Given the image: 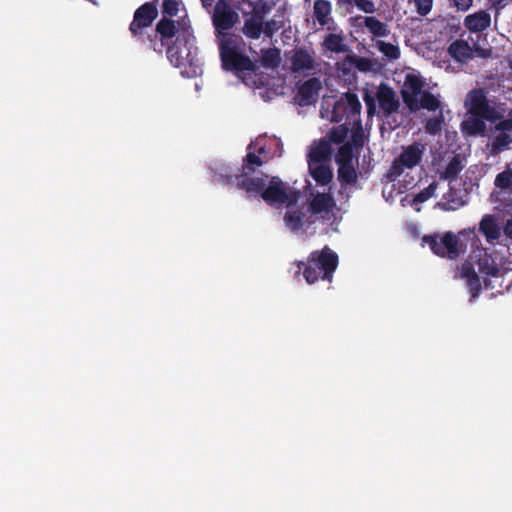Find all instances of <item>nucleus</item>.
I'll use <instances>...</instances> for the list:
<instances>
[{
  "instance_id": "obj_1",
  "label": "nucleus",
  "mask_w": 512,
  "mask_h": 512,
  "mask_svg": "<svg viewBox=\"0 0 512 512\" xmlns=\"http://www.w3.org/2000/svg\"><path fill=\"white\" fill-rule=\"evenodd\" d=\"M338 263L337 253L326 245L321 250L312 251L306 261H298L297 273L302 272L308 284H314L320 279L331 282Z\"/></svg>"
},
{
  "instance_id": "obj_2",
  "label": "nucleus",
  "mask_w": 512,
  "mask_h": 512,
  "mask_svg": "<svg viewBox=\"0 0 512 512\" xmlns=\"http://www.w3.org/2000/svg\"><path fill=\"white\" fill-rule=\"evenodd\" d=\"M422 240L430 247L434 254L440 257H447L451 260L458 258L466 252V241L471 240L473 243L480 242L476 235L475 227L463 229L457 234L449 231L442 236L439 234L426 235Z\"/></svg>"
},
{
  "instance_id": "obj_3",
  "label": "nucleus",
  "mask_w": 512,
  "mask_h": 512,
  "mask_svg": "<svg viewBox=\"0 0 512 512\" xmlns=\"http://www.w3.org/2000/svg\"><path fill=\"white\" fill-rule=\"evenodd\" d=\"M195 37L191 27H184L172 44L166 45L167 58L177 68H184L188 76L197 75L200 69L194 47Z\"/></svg>"
},
{
  "instance_id": "obj_4",
  "label": "nucleus",
  "mask_w": 512,
  "mask_h": 512,
  "mask_svg": "<svg viewBox=\"0 0 512 512\" xmlns=\"http://www.w3.org/2000/svg\"><path fill=\"white\" fill-rule=\"evenodd\" d=\"M222 67L226 71L255 72L257 65L238 50V37L234 34H224L219 43Z\"/></svg>"
},
{
  "instance_id": "obj_5",
  "label": "nucleus",
  "mask_w": 512,
  "mask_h": 512,
  "mask_svg": "<svg viewBox=\"0 0 512 512\" xmlns=\"http://www.w3.org/2000/svg\"><path fill=\"white\" fill-rule=\"evenodd\" d=\"M158 1L146 2L134 12L133 20L129 25V32L132 39L140 45H146L150 38L149 34L153 30V22L158 17Z\"/></svg>"
},
{
  "instance_id": "obj_6",
  "label": "nucleus",
  "mask_w": 512,
  "mask_h": 512,
  "mask_svg": "<svg viewBox=\"0 0 512 512\" xmlns=\"http://www.w3.org/2000/svg\"><path fill=\"white\" fill-rule=\"evenodd\" d=\"M184 27H191L186 24L184 19L176 22L171 18L163 17L157 22L156 27L151 30L146 45L154 52L162 54L166 45L169 44V40L174 37L176 39Z\"/></svg>"
},
{
  "instance_id": "obj_7",
  "label": "nucleus",
  "mask_w": 512,
  "mask_h": 512,
  "mask_svg": "<svg viewBox=\"0 0 512 512\" xmlns=\"http://www.w3.org/2000/svg\"><path fill=\"white\" fill-rule=\"evenodd\" d=\"M361 108L358 96L355 93L346 92L334 102L330 121L340 123L345 120V124L348 125L359 123Z\"/></svg>"
},
{
  "instance_id": "obj_8",
  "label": "nucleus",
  "mask_w": 512,
  "mask_h": 512,
  "mask_svg": "<svg viewBox=\"0 0 512 512\" xmlns=\"http://www.w3.org/2000/svg\"><path fill=\"white\" fill-rule=\"evenodd\" d=\"M261 198L270 206H280L285 203L289 206L297 201V194L289 191L286 184L279 177H272L266 183Z\"/></svg>"
},
{
  "instance_id": "obj_9",
  "label": "nucleus",
  "mask_w": 512,
  "mask_h": 512,
  "mask_svg": "<svg viewBox=\"0 0 512 512\" xmlns=\"http://www.w3.org/2000/svg\"><path fill=\"white\" fill-rule=\"evenodd\" d=\"M290 69L293 73L308 75L316 70L315 52L306 47H295L288 54Z\"/></svg>"
},
{
  "instance_id": "obj_10",
  "label": "nucleus",
  "mask_w": 512,
  "mask_h": 512,
  "mask_svg": "<svg viewBox=\"0 0 512 512\" xmlns=\"http://www.w3.org/2000/svg\"><path fill=\"white\" fill-rule=\"evenodd\" d=\"M268 175L250 177L249 174L226 176V183L244 190L249 196L261 197L267 183Z\"/></svg>"
},
{
  "instance_id": "obj_11",
  "label": "nucleus",
  "mask_w": 512,
  "mask_h": 512,
  "mask_svg": "<svg viewBox=\"0 0 512 512\" xmlns=\"http://www.w3.org/2000/svg\"><path fill=\"white\" fill-rule=\"evenodd\" d=\"M479 273L484 278V287L486 289H495L494 280L503 278L512 269L507 267H500L495 259L485 252L483 257H480L477 261Z\"/></svg>"
},
{
  "instance_id": "obj_12",
  "label": "nucleus",
  "mask_w": 512,
  "mask_h": 512,
  "mask_svg": "<svg viewBox=\"0 0 512 512\" xmlns=\"http://www.w3.org/2000/svg\"><path fill=\"white\" fill-rule=\"evenodd\" d=\"M239 20V16L236 11L230 6L227 0H218L215 4L212 21L216 30L227 31L233 28V26Z\"/></svg>"
},
{
  "instance_id": "obj_13",
  "label": "nucleus",
  "mask_w": 512,
  "mask_h": 512,
  "mask_svg": "<svg viewBox=\"0 0 512 512\" xmlns=\"http://www.w3.org/2000/svg\"><path fill=\"white\" fill-rule=\"evenodd\" d=\"M494 132L496 134L488 147L490 154L496 156L509 149L512 144V119L497 122L494 126Z\"/></svg>"
},
{
  "instance_id": "obj_14",
  "label": "nucleus",
  "mask_w": 512,
  "mask_h": 512,
  "mask_svg": "<svg viewBox=\"0 0 512 512\" xmlns=\"http://www.w3.org/2000/svg\"><path fill=\"white\" fill-rule=\"evenodd\" d=\"M477 231L489 245L495 246L502 236L499 217L495 214H484L479 221Z\"/></svg>"
},
{
  "instance_id": "obj_15",
  "label": "nucleus",
  "mask_w": 512,
  "mask_h": 512,
  "mask_svg": "<svg viewBox=\"0 0 512 512\" xmlns=\"http://www.w3.org/2000/svg\"><path fill=\"white\" fill-rule=\"evenodd\" d=\"M335 207L336 202L330 193H317L309 201L306 212L310 213L312 218L321 215L323 219H328Z\"/></svg>"
},
{
  "instance_id": "obj_16",
  "label": "nucleus",
  "mask_w": 512,
  "mask_h": 512,
  "mask_svg": "<svg viewBox=\"0 0 512 512\" xmlns=\"http://www.w3.org/2000/svg\"><path fill=\"white\" fill-rule=\"evenodd\" d=\"M424 81L420 76L415 74H407L404 81V86L401 91L404 103L411 111H415L416 99L423 92Z\"/></svg>"
},
{
  "instance_id": "obj_17",
  "label": "nucleus",
  "mask_w": 512,
  "mask_h": 512,
  "mask_svg": "<svg viewBox=\"0 0 512 512\" xmlns=\"http://www.w3.org/2000/svg\"><path fill=\"white\" fill-rule=\"evenodd\" d=\"M322 84L319 78L311 77L297 87L296 100L300 106H308L316 102Z\"/></svg>"
},
{
  "instance_id": "obj_18",
  "label": "nucleus",
  "mask_w": 512,
  "mask_h": 512,
  "mask_svg": "<svg viewBox=\"0 0 512 512\" xmlns=\"http://www.w3.org/2000/svg\"><path fill=\"white\" fill-rule=\"evenodd\" d=\"M376 98L384 118L397 112L400 106L394 90L386 84H381L377 90Z\"/></svg>"
},
{
  "instance_id": "obj_19",
  "label": "nucleus",
  "mask_w": 512,
  "mask_h": 512,
  "mask_svg": "<svg viewBox=\"0 0 512 512\" xmlns=\"http://www.w3.org/2000/svg\"><path fill=\"white\" fill-rule=\"evenodd\" d=\"M475 53L484 56V50L481 48L472 47L467 41L457 39L453 41L448 47V54L452 59L459 63H466L474 58Z\"/></svg>"
},
{
  "instance_id": "obj_20",
  "label": "nucleus",
  "mask_w": 512,
  "mask_h": 512,
  "mask_svg": "<svg viewBox=\"0 0 512 512\" xmlns=\"http://www.w3.org/2000/svg\"><path fill=\"white\" fill-rule=\"evenodd\" d=\"M307 213L303 206L288 207L283 218L285 226L293 232L300 231L305 224L307 227H310L315 223V219L312 216H307Z\"/></svg>"
},
{
  "instance_id": "obj_21",
  "label": "nucleus",
  "mask_w": 512,
  "mask_h": 512,
  "mask_svg": "<svg viewBox=\"0 0 512 512\" xmlns=\"http://www.w3.org/2000/svg\"><path fill=\"white\" fill-rule=\"evenodd\" d=\"M460 276L466 281V286L469 289L471 298L475 299L479 296L481 291V281L478 273L475 271L471 262L465 261L460 267Z\"/></svg>"
},
{
  "instance_id": "obj_22",
  "label": "nucleus",
  "mask_w": 512,
  "mask_h": 512,
  "mask_svg": "<svg viewBox=\"0 0 512 512\" xmlns=\"http://www.w3.org/2000/svg\"><path fill=\"white\" fill-rule=\"evenodd\" d=\"M491 25V15L486 10H479L464 18V26L472 33H481Z\"/></svg>"
},
{
  "instance_id": "obj_23",
  "label": "nucleus",
  "mask_w": 512,
  "mask_h": 512,
  "mask_svg": "<svg viewBox=\"0 0 512 512\" xmlns=\"http://www.w3.org/2000/svg\"><path fill=\"white\" fill-rule=\"evenodd\" d=\"M264 13L253 10L250 17L246 18L242 28L243 34L250 39H259L263 31Z\"/></svg>"
},
{
  "instance_id": "obj_24",
  "label": "nucleus",
  "mask_w": 512,
  "mask_h": 512,
  "mask_svg": "<svg viewBox=\"0 0 512 512\" xmlns=\"http://www.w3.org/2000/svg\"><path fill=\"white\" fill-rule=\"evenodd\" d=\"M467 104L469 106V112L473 116L479 117L489 105V101L486 97L485 91L482 88H475L468 93Z\"/></svg>"
},
{
  "instance_id": "obj_25",
  "label": "nucleus",
  "mask_w": 512,
  "mask_h": 512,
  "mask_svg": "<svg viewBox=\"0 0 512 512\" xmlns=\"http://www.w3.org/2000/svg\"><path fill=\"white\" fill-rule=\"evenodd\" d=\"M424 147L421 144L414 143L404 148L398 156L399 162L404 164L407 169L416 167L422 160Z\"/></svg>"
},
{
  "instance_id": "obj_26",
  "label": "nucleus",
  "mask_w": 512,
  "mask_h": 512,
  "mask_svg": "<svg viewBox=\"0 0 512 512\" xmlns=\"http://www.w3.org/2000/svg\"><path fill=\"white\" fill-rule=\"evenodd\" d=\"M312 178L320 185H327L333 178L331 168L324 163H308Z\"/></svg>"
},
{
  "instance_id": "obj_27",
  "label": "nucleus",
  "mask_w": 512,
  "mask_h": 512,
  "mask_svg": "<svg viewBox=\"0 0 512 512\" xmlns=\"http://www.w3.org/2000/svg\"><path fill=\"white\" fill-rule=\"evenodd\" d=\"M467 195L461 190L450 188L448 192L443 196L444 202L443 207L445 210H457L466 204L465 197Z\"/></svg>"
},
{
  "instance_id": "obj_28",
  "label": "nucleus",
  "mask_w": 512,
  "mask_h": 512,
  "mask_svg": "<svg viewBox=\"0 0 512 512\" xmlns=\"http://www.w3.org/2000/svg\"><path fill=\"white\" fill-rule=\"evenodd\" d=\"M322 45L326 50L334 53H345L348 51L342 31L339 34L330 33L326 35Z\"/></svg>"
},
{
  "instance_id": "obj_29",
  "label": "nucleus",
  "mask_w": 512,
  "mask_h": 512,
  "mask_svg": "<svg viewBox=\"0 0 512 512\" xmlns=\"http://www.w3.org/2000/svg\"><path fill=\"white\" fill-rule=\"evenodd\" d=\"M364 26L375 37H387L390 34L388 25L375 16H365Z\"/></svg>"
},
{
  "instance_id": "obj_30",
  "label": "nucleus",
  "mask_w": 512,
  "mask_h": 512,
  "mask_svg": "<svg viewBox=\"0 0 512 512\" xmlns=\"http://www.w3.org/2000/svg\"><path fill=\"white\" fill-rule=\"evenodd\" d=\"M332 12V4L329 0H315L313 16L321 26L328 24V17Z\"/></svg>"
},
{
  "instance_id": "obj_31",
  "label": "nucleus",
  "mask_w": 512,
  "mask_h": 512,
  "mask_svg": "<svg viewBox=\"0 0 512 512\" xmlns=\"http://www.w3.org/2000/svg\"><path fill=\"white\" fill-rule=\"evenodd\" d=\"M461 130L469 136L483 135L486 130L485 122L480 117L469 118L461 124Z\"/></svg>"
},
{
  "instance_id": "obj_32",
  "label": "nucleus",
  "mask_w": 512,
  "mask_h": 512,
  "mask_svg": "<svg viewBox=\"0 0 512 512\" xmlns=\"http://www.w3.org/2000/svg\"><path fill=\"white\" fill-rule=\"evenodd\" d=\"M416 108L415 111L419 109H426L428 111H436L440 108L441 102L439 97L432 94L429 91H423L420 94V99H416Z\"/></svg>"
},
{
  "instance_id": "obj_33",
  "label": "nucleus",
  "mask_w": 512,
  "mask_h": 512,
  "mask_svg": "<svg viewBox=\"0 0 512 512\" xmlns=\"http://www.w3.org/2000/svg\"><path fill=\"white\" fill-rule=\"evenodd\" d=\"M331 155V147L328 142L321 141L318 145L311 149L308 155V163H323L328 160Z\"/></svg>"
},
{
  "instance_id": "obj_34",
  "label": "nucleus",
  "mask_w": 512,
  "mask_h": 512,
  "mask_svg": "<svg viewBox=\"0 0 512 512\" xmlns=\"http://www.w3.org/2000/svg\"><path fill=\"white\" fill-rule=\"evenodd\" d=\"M338 179L342 185H355L357 172L352 164H342L338 167Z\"/></svg>"
},
{
  "instance_id": "obj_35",
  "label": "nucleus",
  "mask_w": 512,
  "mask_h": 512,
  "mask_svg": "<svg viewBox=\"0 0 512 512\" xmlns=\"http://www.w3.org/2000/svg\"><path fill=\"white\" fill-rule=\"evenodd\" d=\"M280 50L277 48H268L262 51L261 65L265 68H277L280 64Z\"/></svg>"
},
{
  "instance_id": "obj_36",
  "label": "nucleus",
  "mask_w": 512,
  "mask_h": 512,
  "mask_svg": "<svg viewBox=\"0 0 512 512\" xmlns=\"http://www.w3.org/2000/svg\"><path fill=\"white\" fill-rule=\"evenodd\" d=\"M464 166L459 155L454 156L447 164L441 178L452 181L457 178L458 174L463 170Z\"/></svg>"
},
{
  "instance_id": "obj_37",
  "label": "nucleus",
  "mask_w": 512,
  "mask_h": 512,
  "mask_svg": "<svg viewBox=\"0 0 512 512\" xmlns=\"http://www.w3.org/2000/svg\"><path fill=\"white\" fill-rule=\"evenodd\" d=\"M262 165L263 160L260 158V156L256 155L254 152L249 151L243 159L241 174H250L254 172L255 167H260Z\"/></svg>"
},
{
  "instance_id": "obj_38",
  "label": "nucleus",
  "mask_w": 512,
  "mask_h": 512,
  "mask_svg": "<svg viewBox=\"0 0 512 512\" xmlns=\"http://www.w3.org/2000/svg\"><path fill=\"white\" fill-rule=\"evenodd\" d=\"M376 47L389 60H396L400 57L399 47L392 43L379 40L376 43Z\"/></svg>"
},
{
  "instance_id": "obj_39",
  "label": "nucleus",
  "mask_w": 512,
  "mask_h": 512,
  "mask_svg": "<svg viewBox=\"0 0 512 512\" xmlns=\"http://www.w3.org/2000/svg\"><path fill=\"white\" fill-rule=\"evenodd\" d=\"M496 187L512 193V169H506L499 173L494 181Z\"/></svg>"
},
{
  "instance_id": "obj_40",
  "label": "nucleus",
  "mask_w": 512,
  "mask_h": 512,
  "mask_svg": "<svg viewBox=\"0 0 512 512\" xmlns=\"http://www.w3.org/2000/svg\"><path fill=\"white\" fill-rule=\"evenodd\" d=\"M443 124L444 116L443 113L440 112L439 116L427 119L424 128L426 133L435 136L442 131Z\"/></svg>"
},
{
  "instance_id": "obj_41",
  "label": "nucleus",
  "mask_w": 512,
  "mask_h": 512,
  "mask_svg": "<svg viewBox=\"0 0 512 512\" xmlns=\"http://www.w3.org/2000/svg\"><path fill=\"white\" fill-rule=\"evenodd\" d=\"M336 162L338 165L353 163V150L348 144L342 145L336 154Z\"/></svg>"
},
{
  "instance_id": "obj_42",
  "label": "nucleus",
  "mask_w": 512,
  "mask_h": 512,
  "mask_svg": "<svg viewBox=\"0 0 512 512\" xmlns=\"http://www.w3.org/2000/svg\"><path fill=\"white\" fill-rule=\"evenodd\" d=\"M437 189V183L433 181L426 188L421 190L419 193L415 194L413 198V203H423L429 200L435 193Z\"/></svg>"
},
{
  "instance_id": "obj_43",
  "label": "nucleus",
  "mask_w": 512,
  "mask_h": 512,
  "mask_svg": "<svg viewBox=\"0 0 512 512\" xmlns=\"http://www.w3.org/2000/svg\"><path fill=\"white\" fill-rule=\"evenodd\" d=\"M181 1L179 0H163L162 2V14L163 17H174L179 11Z\"/></svg>"
},
{
  "instance_id": "obj_44",
  "label": "nucleus",
  "mask_w": 512,
  "mask_h": 512,
  "mask_svg": "<svg viewBox=\"0 0 512 512\" xmlns=\"http://www.w3.org/2000/svg\"><path fill=\"white\" fill-rule=\"evenodd\" d=\"M348 128L346 126L334 127L330 130L329 140L335 144L342 143L347 136Z\"/></svg>"
},
{
  "instance_id": "obj_45",
  "label": "nucleus",
  "mask_w": 512,
  "mask_h": 512,
  "mask_svg": "<svg viewBox=\"0 0 512 512\" xmlns=\"http://www.w3.org/2000/svg\"><path fill=\"white\" fill-rule=\"evenodd\" d=\"M479 117L489 122H500L501 120H504L502 113L490 105L487 106Z\"/></svg>"
},
{
  "instance_id": "obj_46",
  "label": "nucleus",
  "mask_w": 512,
  "mask_h": 512,
  "mask_svg": "<svg viewBox=\"0 0 512 512\" xmlns=\"http://www.w3.org/2000/svg\"><path fill=\"white\" fill-rule=\"evenodd\" d=\"M405 168L406 166L399 162V158H395L387 172L388 179L391 181L396 180L400 175L403 174Z\"/></svg>"
},
{
  "instance_id": "obj_47",
  "label": "nucleus",
  "mask_w": 512,
  "mask_h": 512,
  "mask_svg": "<svg viewBox=\"0 0 512 512\" xmlns=\"http://www.w3.org/2000/svg\"><path fill=\"white\" fill-rule=\"evenodd\" d=\"M416 12L424 17L428 15L433 7V0H413Z\"/></svg>"
},
{
  "instance_id": "obj_48",
  "label": "nucleus",
  "mask_w": 512,
  "mask_h": 512,
  "mask_svg": "<svg viewBox=\"0 0 512 512\" xmlns=\"http://www.w3.org/2000/svg\"><path fill=\"white\" fill-rule=\"evenodd\" d=\"M353 3L359 10L367 14H373L376 11V6L372 0H353Z\"/></svg>"
},
{
  "instance_id": "obj_49",
  "label": "nucleus",
  "mask_w": 512,
  "mask_h": 512,
  "mask_svg": "<svg viewBox=\"0 0 512 512\" xmlns=\"http://www.w3.org/2000/svg\"><path fill=\"white\" fill-rule=\"evenodd\" d=\"M363 100L367 107V114L369 116L374 115L376 111L375 98L366 91L364 93Z\"/></svg>"
},
{
  "instance_id": "obj_50",
  "label": "nucleus",
  "mask_w": 512,
  "mask_h": 512,
  "mask_svg": "<svg viewBox=\"0 0 512 512\" xmlns=\"http://www.w3.org/2000/svg\"><path fill=\"white\" fill-rule=\"evenodd\" d=\"M278 25L276 23V21L274 20H270V21H264L263 20V31L262 33H264L266 36L268 37H271L277 30H278Z\"/></svg>"
},
{
  "instance_id": "obj_51",
  "label": "nucleus",
  "mask_w": 512,
  "mask_h": 512,
  "mask_svg": "<svg viewBox=\"0 0 512 512\" xmlns=\"http://www.w3.org/2000/svg\"><path fill=\"white\" fill-rule=\"evenodd\" d=\"M453 6L461 12L468 11L473 5V0H452Z\"/></svg>"
},
{
  "instance_id": "obj_52",
  "label": "nucleus",
  "mask_w": 512,
  "mask_h": 512,
  "mask_svg": "<svg viewBox=\"0 0 512 512\" xmlns=\"http://www.w3.org/2000/svg\"><path fill=\"white\" fill-rule=\"evenodd\" d=\"M502 233L507 239L512 240V219H507L502 225Z\"/></svg>"
},
{
  "instance_id": "obj_53",
  "label": "nucleus",
  "mask_w": 512,
  "mask_h": 512,
  "mask_svg": "<svg viewBox=\"0 0 512 512\" xmlns=\"http://www.w3.org/2000/svg\"><path fill=\"white\" fill-rule=\"evenodd\" d=\"M200 1H201L202 6L205 9H209L210 7H212L213 2H214V0H200Z\"/></svg>"
},
{
  "instance_id": "obj_54",
  "label": "nucleus",
  "mask_w": 512,
  "mask_h": 512,
  "mask_svg": "<svg viewBox=\"0 0 512 512\" xmlns=\"http://www.w3.org/2000/svg\"><path fill=\"white\" fill-rule=\"evenodd\" d=\"M364 63H367V61L364 60V59H360L359 60L358 67H359L360 70H365V67L363 66Z\"/></svg>"
},
{
  "instance_id": "obj_55",
  "label": "nucleus",
  "mask_w": 512,
  "mask_h": 512,
  "mask_svg": "<svg viewBox=\"0 0 512 512\" xmlns=\"http://www.w3.org/2000/svg\"><path fill=\"white\" fill-rule=\"evenodd\" d=\"M184 20H186L185 18H183ZM187 25H189L188 23H190V20H187L185 21Z\"/></svg>"
}]
</instances>
